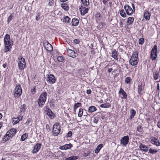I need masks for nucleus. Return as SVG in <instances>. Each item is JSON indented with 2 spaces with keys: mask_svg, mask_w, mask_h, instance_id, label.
Masks as SVG:
<instances>
[{
  "mask_svg": "<svg viewBox=\"0 0 160 160\" xmlns=\"http://www.w3.org/2000/svg\"><path fill=\"white\" fill-rule=\"evenodd\" d=\"M31 92L32 94H34L36 92V89L35 88L32 89L31 90Z\"/></svg>",
  "mask_w": 160,
  "mask_h": 160,
  "instance_id": "obj_54",
  "label": "nucleus"
},
{
  "mask_svg": "<svg viewBox=\"0 0 160 160\" xmlns=\"http://www.w3.org/2000/svg\"><path fill=\"white\" fill-rule=\"evenodd\" d=\"M63 22L66 23H69L70 22L69 18L68 16H65L64 17Z\"/></svg>",
  "mask_w": 160,
  "mask_h": 160,
  "instance_id": "obj_37",
  "label": "nucleus"
},
{
  "mask_svg": "<svg viewBox=\"0 0 160 160\" xmlns=\"http://www.w3.org/2000/svg\"><path fill=\"white\" fill-rule=\"evenodd\" d=\"M67 53L68 56L73 58H74L76 56L75 51L72 49H68L67 51Z\"/></svg>",
  "mask_w": 160,
  "mask_h": 160,
  "instance_id": "obj_16",
  "label": "nucleus"
},
{
  "mask_svg": "<svg viewBox=\"0 0 160 160\" xmlns=\"http://www.w3.org/2000/svg\"><path fill=\"white\" fill-rule=\"evenodd\" d=\"M61 126L59 123H56L53 126L52 134L55 136H58L61 131Z\"/></svg>",
  "mask_w": 160,
  "mask_h": 160,
  "instance_id": "obj_4",
  "label": "nucleus"
},
{
  "mask_svg": "<svg viewBox=\"0 0 160 160\" xmlns=\"http://www.w3.org/2000/svg\"><path fill=\"white\" fill-rule=\"evenodd\" d=\"M111 105L109 103H106L101 104L100 106L102 108H108Z\"/></svg>",
  "mask_w": 160,
  "mask_h": 160,
  "instance_id": "obj_39",
  "label": "nucleus"
},
{
  "mask_svg": "<svg viewBox=\"0 0 160 160\" xmlns=\"http://www.w3.org/2000/svg\"><path fill=\"white\" fill-rule=\"evenodd\" d=\"M119 94L121 95V98L126 99H127L128 96L127 93L122 88H120L119 90Z\"/></svg>",
  "mask_w": 160,
  "mask_h": 160,
  "instance_id": "obj_13",
  "label": "nucleus"
},
{
  "mask_svg": "<svg viewBox=\"0 0 160 160\" xmlns=\"http://www.w3.org/2000/svg\"><path fill=\"white\" fill-rule=\"evenodd\" d=\"M42 144L38 143H37L34 146L32 151V153L34 154L38 152L40 149Z\"/></svg>",
  "mask_w": 160,
  "mask_h": 160,
  "instance_id": "obj_11",
  "label": "nucleus"
},
{
  "mask_svg": "<svg viewBox=\"0 0 160 160\" xmlns=\"http://www.w3.org/2000/svg\"><path fill=\"white\" fill-rule=\"evenodd\" d=\"M144 42V39L143 38H140L138 41V43L140 45H142Z\"/></svg>",
  "mask_w": 160,
  "mask_h": 160,
  "instance_id": "obj_48",
  "label": "nucleus"
},
{
  "mask_svg": "<svg viewBox=\"0 0 160 160\" xmlns=\"http://www.w3.org/2000/svg\"><path fill=\"white\" fill-rule=\"evenodd\" d=\"M7 64H6V63H4V64L3 65V67L4 68H6L7 67Z\"/></svg>",
  "mask_w": 160,
  "mask_h": 160,
  "instance_id": "obj_64",
  "label": "nucleus"
},
{
  "mask_svg": "<svg viewBox=\"0 0 160 160\" xmlns=\"http://www.w3.org/2000/svg\"><path fill=\"white\" fill-rule=\"evenodd\" d=\"M109 159V156L106 155V156L103 157V160H108Z\"/></svg>",
  "mask_w": 160,
  "mask_h": 160,
  "instance_id": "obj_52",
  "label": "nucleus"
},
{
  "mask_svg": "<svg viewBox=\"0 0 160 160\" xmlns=\"http://www.w3.org/2000/svg\"><path fill=\"white\" fill-rule=\"evenodd\" d=\"M4 52H7L10 51L12 48L13 45L12 41H10V35L8 34H6L4 38Z\"/></svg>",
  "mask_w": 160,
  "mask_h": 160,
  "instance_id": "obj_1",
  "label": "nucleus"
},
{
  "mask_svg": "<svg viewBox=\"0 0 160 160\" xmlns=\"http://www.w3.org/2000/svg\"><path fill=\"white\" fill-rule=\"evenodd\" d=\"M18 65L19 68L20 70L24 69L26 67V63L24 58L20 57L18 59Z\"/></svg>",
  "mask_w": 160,
  "mask_h": 160,
  "instance_id": "obj_6",
  "label": "nucleus"
},
{
  "mask_svg": "<svg viewBox=\"0 0 160 160\" xmlns=\"http://www.w3.org/2000/svg\"><path fill=\"white\" fill-rule=\"evenodd\" d=\"M13 16L11 14L8 18V22L9 23L12 19Z\"/></svg>",
  "mask_w": 160,
  "mask_h": 160,
  "instance_id": "obj_49",
  "label": "nucleus"
},
{
  "mask_svg": "<svg viewBox=\"0 0 160 160\" xmlns=\"http://www.w3.org/2000/svg\"><path fill=\"white\" fill-rule=\"evenodd\" d=\"M28 134L27 133H25L21 136V141H24L28 137Z\"/></svg>",
  "mask_w": 160,
  "mask_h": 160,
  "instance_id": "obj_35",
  "label": "nucleus"
},
{
  "mask_svg": "<svg viewBox=\"0 0 160 160\" xmlns=\"http://www.w3.org/2000/svg\"><path fill=\"white\" fill-rule=\"evenodd\" d=\"M109 0H102L103 3L106 5L107 2H108Z\"/></svg>",
  "mask_w": 160,
  "mask_h": 160,
  "instance_id": "obj_57",
  "label": "nucleus"
},
{
  "mask_svg": "<svg viewBox=\"0 0 160 160\" xmlns=\"http://www.w3.org/2000/svg\"><path fill=\"white\" fill-rule=\"evenodd\" d=\"M138 132L141 134H142L143 133L144 131L143 130V128L141 125H138L137 127L136 132Z\"/></svg>",
  "mask_w": 160,
  "mask_h": 160,
  "instance_id": "obj_26",
  "label": "nucleus"
},
{
  "mask_svg": "<svg viewBox=\"0 0 160 160\" xmlns=\"http://www.w3.org/2000/svg\"><path fill=\"white\" fill-rule=\"evenodd\" d=\"M112 68H108V72H112Z\"/></svg>",
  "mask_w": 160,
  "mask_h": 160,
  "instance_id": "obj_62",
  "label": "nucleus"
},
{
  "mask_svg": "<svg viewBox=\"0 0 160 160\" xmlns=\"http://www.w3.org/2000/svg\"><path fill=\"white\" fill-rule=\"evenodd\" d=\"M78 23L79 20L77 18H74L72 19V26H77L78 25Z\"/></svg>",
  "mask_w": 160,
  "mask_h": 160,
  "instance_id": "obj_25",
  "label": "nucleus"
},
{
  "mask_svg": "<svg viewBox=\"0 0 160 160\" xmlns=\"http://www.w3.org/2000/svg\"><path fill=\"white\" fill-rule=\"evenodd\" d=\"M91 93V91L90 89H88L87 90V93L88 94H90Z\"/></svg>",
  "mask_w": 160,
  "mask_h": 160,
  "instance_id": "obj_60",
  "label": "nucleus"
},
{
  "mask_svg": "<svg viewBox=\"0 0 160 160\" xmlns=\"http://www.w3.org/2000/svg\"><path fill=\"white\" fill-rule=\"evenodd\" d=\"M129 138L128 135L123 137L120 139V144L124 147H126L129 142Z\"/></svg>",
  "mask_w": 160,
  "mask_h": 160,
  "instance_id": "obj_8",
  "label": "nucleus"
},
{
  "mask_svg": "<svg viewBox=\"0 0 160 160\" xmlns=\"http://www.w3.org/2000/svg\"><path fill=\"white\" fill-rule=\"evenodd\" d=\"M46 128L48 131H49L50 130V126L48 124H47L46 125Z\"/></svg>",
  "mask_w": 160,
  "mask_h": 160,
  "instance_id": "obj_53",
  "label": "nucleus"
},
{
  "mask_svg": "<svg viewBox=\"0 0 160 160\" xmlns=\"http://www.w3.org/2000/svg\"><path fill=\"white\" fill-rule=\"evenodd\" d=\"M10 138V137L9 136V135H8V134L6 133V134L4 136L3 138V140L4 142H6Z\"/></svg>",
  "mask_w": 160,
  "mask_h": 160,
  "instance_id": "obj_40",
  "label": "nucleus"
},
{
  "mask_svg": "<svg viewBox=\"0 0 160 160\" xmlns=\"http://www.w3.org/2000/svg\"><path fill=\"white\" fill-rule=\"evenodd\" d=\"M130 116L129 117V119H132L134 118V116L136 114V112L135 110L134 109H131L130 112Z\"/></svg>",
  "mask_w": 160,
  "mask_h": 160,
  "instance_id": "obj_27",
  "label": "nucleus"
},
{
  "mask_svg": "<svg viewBox=\"0 0 160 160\" xmlns=\"http://www.w3.org/2000/svg\"><path fill=\"white\" fill-rule=\"evenodd\" d=\"M157 125L158 127L160 128V121H159V122L158 123Z\"/></svg>",
  "mask_w": 160,
  "mask_h": 160,
  "instance_id": "obj_63",
  "label": "nucleus"
},
{
  "mask_svg": "<svg viewBox=\"0 0 160 160\" xmlns=\"http://www.w3.org/2000/svg\"><path fill=\"white\" fill-rule=\"evenodd\" d=\"M78 158L76 156H73L68 158H65V160H76Z\"/></svg>",
  "mask_w": 160,
  "mask_h": 160,
  "instance_id": "obj_34",
  "label": "nucleus"
},
{
  "mask_svg": "<svg viewBox=\"0 0 160 160\" xmlns=\"http://www.w3.org/2000/svg\"><path fill=\"white\" fill-rule=\"evenodd\" d=\"M82 5L83 6L87 7L89 4V0H81Z\"/></svg>",
  "mask_w": 160,
  "mask_h": 160,
  "instance_id": "obj_29",
  "label": "nucleus"
},
{
  "mask_svg": "<svg viewBox=\"0 0 160 160\" xmlns=\"http://www.w3.org/2000/svg\"><path fill=\"white\" fill-rule=\"evenodd\" d=\"M47 95V93L45 92L40 95L37 101L39 107H42L43 106L46 101Z\"/></svg>",
  "mask_w": 160,
  "mask_h": 160,
  "instance_id": "obj_2",
  "label": "nucleus"
},
{
  "mask_svg": "<svg viewBox=\"0 0 160 160\" xmlns=\"http://www.w3.org/2000/svg\"><path fill=\"white\" fill-rule=\"evenodd\" d=\"M46 76V81L49 83L54 84L55 82L56 79L53 75L52 74H47Z\"/></svg>",
  "mask_w": 160,
  "mask_h": 160,
  "instance_id": "obj_7",
  "label": "nucleus"
},
{
  "mask_svg": "<svg viewBox=\"0 0 160 160\" xmlns=\"http://www.w3.org/2000/svg\"><path fill=\"white\" fill-rule=\"evenodd\" d=\"M97 110L96 108L94 106L90 107L88 110V111L90 113L94 112Z\"/></svg>",
  "mask_w": 160,
  "mask_h": 160,
  "instance_id": "obj_30",
  "label": "nucleus"
},
{
  "mask_svg": "<svg viewBox=\"0 0 160 160\" xmlns=\"http://www.w3.org/2000/svg\"><path fill=\"white\" fill-rule=\"evenodd\" d=\"M119 13L120 15L123 18L126 17V15L123 9L119 10Z\"/></svg>",
  "mask_w": 160,
  "mask_h": 160,
  "instance_id": "obj_36",
  "label": "nucleus"
},
{
  "mask_svg": "<svg viewBox=\"0 0 160 160\" xmlns=\"http://www.w3.org/2000/svg\"><path fill=\"white\" fill-rule=\"evenodd\" d=\"M144 18L147 20H149L150 18L151 13L149 12L146 11L144 13Z\"/></svg>",
  "mask_w": 160,
  "mask_h": 160,
  "instance_id": "obj_22",
  "label": "nucleus"
},
{
  "mask_svg": "<svg viewBox=\"0 0 160 160\" xmlns=\"http://www.w3.org/2000/svg\"><path fill=\"white\" fill-rule=\"evenodd\" d=\"M20 121H13L12 123L13 125L16 124L19 122Z\"/></svg>",
  "mask_w": 160,
  "mask_h": 160,
  "instance_id": "obj_58",
  "label": "nucleus"
},
{
  "mask_svg": "<svg viewBox=\"0 0 160 160\" xmlns=\"http://www.w3.org/2000/svg\"><path fill=\"white\" fill-rule=\"evenodd\" d=\"M48 5L50 6L54 5V0H48Z\"/></svg>",
  "mask_w": 160,
  "mask_h": 160,
  "instance_id": "obj_47",
  "label": "nucleus"
},
{
  "mask_svg": "<svg viewBox=\"0 0 160 160\" xmlns=\"http://www.w3.org/2000/svg\"><path fill=\"white\" fill-rule=\"evenodd\" d=\"M72 145L71 144H66L64 145L61 146L59 147V149L61 150H67L72 147Z\"/></svg>",
  "mask_w": 160,
  "mask_h": 160,
  "instance_id": "obj_19",
  "label": "nucleus"
},
{
  "mask_svg": "<svg viewBox=\"0 0 160 160\" xmlns=\"http://www.w3.org/2000/svg\"><path fill=\"white\" fill-rule=\"evenodd\" d=\"M62 8L64 10L67 11L69 9V7L68 6V5L65 3H62L61 5Z\"/></svg>",
  "mask_w": 160,
  "mask_h": 160,
  "instance_id": "obj_33",
  "label": "nucleus"
},
{
  "mask_svg": "<svg viewBox=\"0 0 160 160\" xmlns=\"http://www.w3.org/2000/svg\"><path fill=\"white\" fill-rule=\"evenodd\" d=\"M131 79L130 77H127L125 79V83L127 84L131 83Z\"/></svg>",
  "mask_w": 160,
  "mask_h": 160,
  "instance_id": "obj_41",
  "label": "nucleus"
},
{
  "mask_svg": "<svg viewBox=\"0 0 160 160\" xmlns=\"http://www.w3.org/2000/svg\"><path fill=\"white\" fill-rule=\"evenodd\" d=\"M26 110V105L24 104L22 105L20 107V112L24 113Z\"/></svg>",
  "mask_w": 160,
  "mask_h": 160,
  "instance_id": "obj_38",
  "label": "nucleus"
},
{
  "mask_svg": "<svg viewBox=\"0 0 160 160\" xmlns=\"http://www.w3.org/2000/svg\"><path fill=\"white\" fill-rule=\"evenodd\" d=\"M143 91V90L142 84L140 83L138 84V94L139 95H141Z\"/></svg>",
  "mask_w": 160,
  "mask_h": 160,
  "instance_id": "obj_20",
  "label": "nucleus"
},
{
  "mask_svg": "<svg viewBox=\"0 0 160 160\" xmlns=\"http://www.w3.org/2000/svg\"><path fill=\"white\" fill-rule=\"evenodd\" d=\"M82 106V104L80 102H77L74 104L73 106L74 111L76 112V109L79 107Z\"/></svg>",
  "mask_w": 160,
  "mask_h": 160,
  "instance_id": "obj_28",
  "label": "nucleus"
},
{
  "mask_svg": "<svg viewBox=\"0 0 160 160\" xmlns=\"http://www.w3.org/2000/svg\"><path fill=\"white\" fill-rule=\"evenodd\" d=\"M22 93L21 86L19 84H17L14 90L13 94L15 98L19 97Z\"/></svg>",
  "mask_w": 160,
  "mask_h": 160,
  "instance_id": "obj_5",
  "label": "nucleus"
},
{
  "mask_svg": "<svg viewBox=\"0 0 160 160\" xmlns=\"http://www.w3.org/2000/svg\"><path fill=\"white\" fill-rule=\"evenodd\" d=\"M138 53L137 52H135L133 53L131 58L129 61V62L131 65L134 66L138 64Z\"/></svg>",
  "mask_w": 160,
  "mask_h": 160,
  "instance_id": "obj_3",
  "label": "nucleus"
},
{
  "mask_svg": "<svg viewBox=\"0 0 160 160\" xmlns=\"http://www.w3.org/2000/svg\"><path fill=\"white\" fill-rule=\"evenodd\" d=\"M90 154V150H87L86 152H84L83 153V156L84 157H86L87 156H88Z\"/></svg>",
  "mask_w": 160,
  "mask_h": 160,
  "instance_id": "obj_42",
  "label": "nucleus"
},
{
  "mask_svg": "<svg viewBox=\"0 0 160 160\" xmlns=\"http://www.w3.org/2000/svg\"><path fill=\"white\" fill-rule=\"evenodd\" d=\"M106 12V8L105 6H104L103 8L102 12L103 13H105Z\"/></svg>",
  "mask_w": 160,
  "mask_h": 160,
  "instance_id": "obj_59",
  "label": "nucleus"
},
{
  "mask_svg": "<svg viewBox=\"0 0 160 160\" xmlns=\"http://www.w3.org/2000/svg\"><path fill=\"white\" fill-rule=\"evenodd\" d=\"M150 142L153 144L157 146H160V142L158 139L156 138L153 137L150 140Z\"/></svg>",
  "mask_w": 160,
  "mask_h": 160,
  "instance_id": "obj_15",
  "label": "nucleus"
},
{
  "mask_svg": "<svg viewBox=\"0 0 160 160\" xmlns=\"http://www.w3.org/2000/svg\"><path fill=\"white\" fill-rule=\"evenodd\" d=\"M46 114L48 116L50 119H53L55 115L54 113L49 109L46 111Z\"/></svg>",
  "mask_w": 160,
  "mask_h": 160,
  "instance_id": "obj_18",
  "label": "nucleus"
},
{
  "mask_svg": "<svg viewBox=\"0 0 160 160\" xmlns=\"http://www.w3.org/2000/svg\"><path fill=\"white\" fill-rule=\"evenodd\" d=\"M140 150L144 152H147L149 150V147L144 144L141 143L139 146Z\"/></svg>",
  "mask_w": 160,
  "mask_h": 160,
  "instance_id": "obj_17",
  "label": "nucleus"
},
{
  "mask_svg": "<svg viewBox=\"0 0 160 160\" xmlns=\"http://www.w3.org/2000/svg\"><path fill=\"white\" fill-rule=\"evenodd\" d=\"M83 109L82 108H80L79 109V111L78 114V116L79 117H81L83 113Z\"/></svg>",
  "mask_w": 160,
  "mask_h": 160,
  "instance_id": "obj_45",
  "label": "nucleus"
},
{
  "mask_svg": "<svg viewBox=\"0 0 160 160\" xmlns=\"http://www.w3.org/2000/svg\"><path fill=\"white\" fill-rule=\"evenodd\" d=\"M44 46L46 49L50 52L53 50V47L52 45L48 42H46L43 43Z\"/></svg>",
  "mask_w": 160,
  "mask_h": 160,
  "instance_id": "obj_12",
  "label": "nucleus"
},
{
  "mask_svg": "<svg viewBox=\"0 0 160 160\" xmlns=\"http://www.w3.org/2000/svg\"><path fill=\"white\" fill-rule=\"evenodd\" d=\"M158 47L157 45H155L152 48L151 50L150 55H153L154 54H157L158 52Z\"/></svg>",
  "mask_w": 160,
  "mask_h": 160,
  "instance_id": "obj_23",
  "label": "nucleus"
},
{
  "mask_svg": "<svg viewBox=\"0 0 160 160\" xmlns=\"http://www.w3.org/2000/svg\"><path fill=\"white\" fill-rule=\"evenodd\" d=\"M17 132L16 129L12 128L9 130L7 133L10 137V138H12L16 134Z\"/></svg>",
  "mask_w": 160,
  "mask_h": 160,
  "instance_id": "obj_14",
  "label": "nucleus"
},
{
  "mask_svg": "<svg viewBox=\"0 0 160 160\" xmlns=\"http://www.w3.org/2000/svg\"><path fill=\"white\" fill-rule=\"evenodd\" d=\"M153 77L154 80H158L159 79V81H160V75L159 74V73L157 71L153 72Z\"/></svg>",
  "mask_w": 160,
  "mask_h": 160,
  "instance_id": "obj_21",
  "label": "nucleus"
},
{
  "mask_svg": "<svg viewBox=\"0 0 160 160\" xmlns=\"http://www.w3.org/2000/svg\"><path fill=\"white\" fill-rule=\"evenodd\" d=\"M112 57L116 60H118V52L115 49L112 52Z\"/></svg>",
  "mask_w": 160,
  "mask_h": 160,
  "instance_id": "obj_24",
  "label": "nucleus"
},
{
  "mask_svg": "<svg viewBox=\"0 0 160 160\" xmlns=\"http://www.w3.org/2000/svg\"><path fill=\"white\" fill-rule=\"evenodd\" d=\"M79 10L81 14L82 15H84L88 12L89 9L88 6L86 7L81 5L80 7L79 8Z\"/></svg>",
  "mask_w": 160,
  "mask_h": 160,
  "instance_id": "obj_10",
  "label": "nucleus"
},
{
  "mask_svg": "<svg viewBox=\"0 0 160 160\" xmlns=\"http://www.w3.org/2000/svg\"><path fill=\"white\" fill-rule=\"evenodd\" d=\"M124 8L128 15H132L133 13V10L130 6L125 5L124 7Z\"/></svg>",
  "mask_w": 160,
  "mask_h": 160,
  "instance_id": "obj_9",
  "label": "nucleus"
},
{
  "mask_svg": "<svg viewBox=\"0 0 160 160\" xmlns=\"http://www.w3.org/2000/svg\"><path fill=\"white\" fill-rule=\"evenodd\" d=\"M57 60L59 62H62L64 61V58L62 56H59L57 58Z\"/></svg>",
  "mask_w": 160,
  "mask_h": 160,
  "instance_id": "obj_44",
  "label": "nucleus"
},
{
  "mask_svg": "<svg viewBox=\"0 0 160 160\" xmlns=\"http://www.w3.org/2000/svg\"><path fill=\"white\" fill-rule=\"evenodd\" d=\"M72 135V132L71 131H69L68 132L67 134L66 135L67 137L70 138L71 137Z\"/></svg>",
  "mask_w": 160,
  "mask_h": 160,
  "instance_id": "obj_50",
  "label": "nucleus"
},
{
  "mask_svg": "<svg viewBox=\"0 0 160 160\" xmlns=\"http://www.w3.org/2000/svg\"><path fill=\"white\" fill-rule=\"evenodd\" d=\"M149 151V152L152 154H154L158 152V150H157L152 149V148H150Z\"/></svg>",
  "mask_w": 160,
  "mask_h": 160,
  "instance_id": "obj_43",
  "label": "nucleus"
},
{
  "mask_svg": "<svg viewBox=\"0 0 160 160\" xmlns=\"http://www.w3.org/2000/svg\"><path fill=\"white\" fill-rule=\"evenodd\" d=\"M134 21V18L133 17H129L128 18L127 22V24L128 25H130L132 24Z\"/></svg>",
  "mask_w": 160,
  "mask_h": 160,
  "instance_id": "obj_31",
  "label": "nucleus"
},
{
  "mask_svg": "<svg viewBox=\"0 0 160 160\" xmlns=\"http://www.w3.org/2000/svg\"><path fill=\"white\" fill-rule=\"evenodd\" d=\"M132 6L133 8V11H135V5H134V4H133V3H132Z\"/></svg>",
  "mask_w": 160,
  "mask_h": 160,
  "instance_id": "obj_61",
  "label": "nucleus"
},
{
  "mask_svg": "<svg viewBox=\"0 0 160 160\" xmlns=\"http://www.w3.org/2000/svg\"><path fill=\"white\" fill-rule=\"evenodd\" d=\"M40 13H37V16L36 17L35 19L36 20L38 21V20L40 18Z\"/></svg>",
  "mask_w": 160,
  "mask_h": 160,
  "instance_id": "obj_51",
  "label": "nucleus"
},
{
  "mask_svg": "<svg viewBox=\"0 0 160 160\" xmlns=\"http://www.w3.org/2000/svg\"><path fill=\"white\" fill-rule=\"evenodd\" d=\"M158 55L157 54H154L153 55H150V58L152 60H154L157 58Z\"/></svg>",
  "mask_w": 160,
  "mask_h": 160,
  "instance_id": "obj_46",
  "label": "nucleus"
},
{
  "mask_svg": "<svg viewBox=\"0 0 160 160\" xmlns=\"http://www.w3.org/2000/svg\"><path fill=\"white\" fill-rule=\"evenodd\" d=\"M102 144H100L98 145L95 150V153H98L99 152L101 149L102 148Z\"/></svg>",
  "mask_w": 160,
  "mask_h": 160,
  "instance_id": "obj_32",
  "label": "nucleus"
},
{
  "mask_svg": "<svg viewBox=\"0 0 160 160\" xmlns=\"http://www.w3.org/2000/svg\"><path fill=\"white\" fill-rule=\"evenodd\" d=\"M74 42L76 43V44H78L79 42V41L78 39H75L73 41Z\"/></svg>",
  "mask_w": 160,
  "mask_h": 160,
  "instance_id": "obj_56",
  "label": "nucleus"
},
{
  "mask_svg": "<svg viewBox=\"0 0 160 160\" xmlns=\"http://www.w3.org/2000/svg\"><path fill=\"white\" fill-rule=\"evenodd\" d=\"M157 92H159V90H160V86H159V84L158 83L157 84Z\"/></svg>",
  "mask_w": 160,
  "mask_h": 160,
  "instance_id": "obj_55",
  "label": "nucleus"
}]
</instances>
